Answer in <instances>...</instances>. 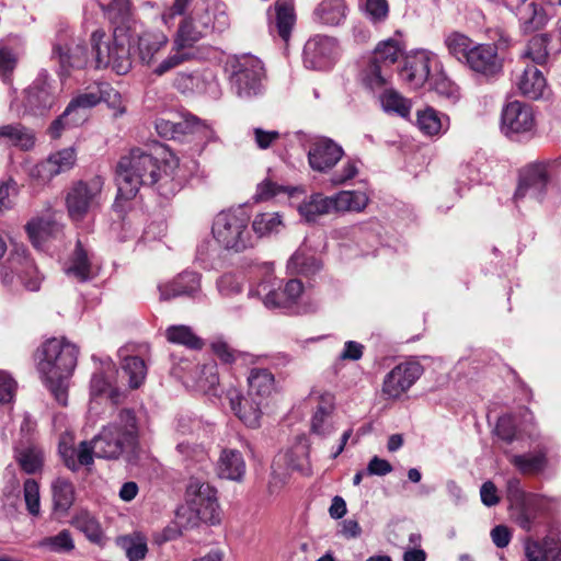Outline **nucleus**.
<instances>
[{
    "mask_svg": "<svg viewBox=\"0 0 561 561\" xmlns=\"http://www.w3.org/2000/svg\"><path fill=\"white\" fill-rule=\"evenodd\" d=\"M173 87L183 94H192L202 89V78L197 71H181L173 79Z\"/></svg>",
    "mask_w": 561,
    "mask_h": 561,
    "instance_id": "nucleus-57",
    "label": "nucleus"
},
{
    "mask_svg": "<svg viewBox=\"0 0 561 561\" xmlns=\"http://www.w3.org/2000/svg\"><path fill=\"white\" fill-rule=\"evenodd\" d=\"M57 90L46 73H41L24 91L22 104L24 112L32 115H44L56 103Z\"/></svg>",
    "mask_w": 561,
    "mask_h": 561,
    "instance_id": "nucleus-9",
    "label": "nucleus"
},
{
    "mask_svg": "<svg viewBox=\"0 0 561 561\" xmlns=\"http://www.w3.org/2000/svg\"><path fill=\"white\" fill-rule=\"evenodd\" d=\"M344 0H322L313 11L314 19L325 25H340L346 19Z\"/></svg>",
    "mask_w": 561,
    "mask_h": 561,
    "instance_id": "nucleus-32",
    "label": "nucleus"
},
{
    "mask_svg": "<svg viewBox=\"0 0 561 561\" xmlns=\"http://www.w3.org/2000/svg\"><path fill=\"white\" fill-rule=\"evenodd\" d=\"M423 367L417 362H404L394 366L385 377L382 392L388 398L397 399L408 391L422 376Z\"/></svg>",
    "mask_w": 561,
    "mask_h": 561,
    "instance_id": "nucleus-13",
    "label": "nucleus"
},
{
    "mask_svg": "<svg viewBox=\"0 0 561 561\" xmlns=\"http://www.w3.org/2000/svg\"><path fill=\"white\" fill-rule=\"evenodd\" d=\"M76 161V150L71 147L64 148L50 153L47 159L32 167L30 175L43 183L49 182L53 178L71 170Z\"/></svg>",
    "mask_w": 561,
    "mask_h": 561,
    "instance_id": "nucleus-14",
    "label": "nucleus"
},
{
    "mask_svg": "<svg viewBox=\"0 0 561 561\" xmlns=\"http://www.w3.org/2000/svg\"><path fill=\"white\" fill-rule=\"evenodd\" d=\"M298 211L308 222H313L321 216L332 214L330 196H324L321 193L312 194L298 206Z\"/></svg>",
    "mask_w": 561,
    "mask_h": 561,
    "instance_id": "nucleus-37",
    "label": "nucleus"
},
{
    "mask_svg": "<svg viewBox=\"0 0 561 561\" xmlns=\"http://www.w3.org/2000/svg\"><path fill=\"white\" fill-rule=\"evenodd\" d=\"M140 416L129 408L118 410L115 420L104 426L91 440L79 445L78 457L82 465H92L93 456L104 459H118L133 453L138 445Z\"/></svg>",
    "mask_w": 561,
    "mask_h": 561,
    "instance_id": "nucleus-1",
    "label": "nucleus"
},
{
    "mask_svg": "<svg viewBox=\"0 0 561 561\" xmlns=\"http://www.w3.org/2000/svg\"><path fill=\"white\" fill-rule=\"evenodd\" d=\"M550 37L548 34L533 36L524 50L522 57L530 59L536 65H545L549 57L548 44Z\"/></svg>",
    "mask_w": 561,
    "mask_h": 561,
    "instance_id": "nucleus-45",
    "label": "nucleus"
},
{
    "mask_svg": "<svg viewBox=\"0 0 561 561\" xmlns=\"http://www.w3.org/2000/svg\"><path fill=\"white\" fill-rule=\"evenodd\" d=\"M53 58L58 59L62 76H68L73 69L84 68L90 60L88 48L82 44L68 46L56 43L53 46Z\"/></svg>",
    "mask_w": 561,
    "mask_h": 561,
    "instance_id": "nucleus-19",
    "label": "nucleus"
},
{
    "mask_svg": "<svg viewBox=\"0 0 561 561\" xmlns=\"http://www.w3.org/2000/svg\"><path fill=\"white\" fill-rule=\"evenodd\" d=\"M249 222L250 216L242 207L222 210L214 218L213 237L226 250L244 251L253 247Z\"/></svg>",
    "mask_w": 561,
    "mask_h": 561,
    "instance_id": "nucleus-5",
    "label": "nucleus"
},
{
    "mask_svg": "<svg viewBox=\"0 0 561 561\" xmlns=\"http://www.w3.org/2000/svg\"><path fill=\"white\" fill-rule=\"evenodd\" d=\"M119 93L107 82H100L92 90L75 96L67 105L68 112L75 115V122L83 123L87 119V111L101 102L115 104Z\"/></svg>",
    "mask_w": 561,
    "mask_h": 561,
    "instance_id": "nucleus-12",
    "label": "nucleus"
},
{
    "mask_svg": "<svg viewBox=\"0 0 561 561\" xmlns=\"http://www.w3.org/2000/svg\"><path fill=\"white\" fill-rule=\"evenodd\" d=\"M124 378L130 389H138L147 377V365L139 356H126L121 365Z\"/></svg>",
    "mask_w": 561,
    "mask_h": 561,
    "instance_id": "nucleus-40",
    "label": "nucleus"
},
{
    "mask_svg": "<svg viewBox=\"0 0 561 561\" xmlns=\"http://www.w3.org/2000/svg\"><path fill=\"white\" fill-rule=\"evenodd\" d=\"M18 57L8 47L0 46V79L4 83L11 82V76L16 67Z\"/></svg>",
    "mask_w": 561,
    "mask_h": 561,
    "instance_id": "nucleus-60",
    "label": "nucleus"
},
{
    "mask_svg": "<svg viewBox=\"0 0 561 561\" xmlns=\"http://www.w3.org/2000/svg\"><path fill=\"white\" fill-rule=\"evenodd\" d=\"M332 211L360 210L366 205L364 194L351 191H342L330 196Z\"/></svg>",
    "mask_w": 561,
    "mask_h": 561,
    "instance_id": "nucleus-44",
    "label": "nucleus"
},
{
    "mask_svg": "<svg viewBox=\"0 0 561 561\" xmlns=\"http://www.w3.org/2000/svg\"><path fill=\"white\" fill-rule=\"evenodd\" d=\"M112 38H106L103 30L91 34V49L95 68H112L117 75L131 69L130 39L122 23H116Z\"/></svg>",
    "mask_w": 561,
    "mask_h": 561,
    "instance_id": "nucleus-4",
    "label": "nucleus"
},
{
    "mask_svg": "<svg viewBox=\"0 0 561 561\" xmlns=\"http://www.w3.org/2000/svg\"><path fill=\"white\" fill-rule=\"evenodd\" d=\"M268 30L287 42L296 23L295 5L291 0H276L267 10Z\"/></svg>",
    "mask_w": 561,
    "mask_h": 561,
    "instance_id": "nucleus-16",
    "label": "nucleus"
},
{
    "mask_svg": "<svg viewBox=\"0 0 561 561\" xmlns=\"http://www.w3.org/2000/svg\"><path fill=\"white\" fill-rule=\"evenodd\" d=\"M0 141L28 151L34 148L36 137L31 128L21 123H13L0 126Z\"/></svg>",
    "mask_w": 561,
    "mask_h": 561,
    "instance_id": "nucleus-25",
    "label": "nucleus"
},
{
    "mask_svg": "<svg viewBox=\"0 0 561 561\" xmlns=\"http://www.w3.org/2000/svg\"><path fill=\"white\" fill-rule=\"evenodd\" d=\"M73 524L90 541L94 543L102 541V529L99 522L93 516L88 513H82L75 518Z\"/></svg>",
    "mask_w": 561,
    "mask_h": 561,
    "instance_id": "nucleus-56",
    "label": "nucleus"
},
{
    "mask_svg": "<svg viewBox=\"0 0 561 561\" xmlns=\"http://www.w3.org/2000/svg\"><path fill=\"white\" fill-rule=\"evenodd\" d=\"M510 461L523 474H538L546 469L548 463L547 455L542 450L524 455H513Z\"/></svg>",
    "mask_w": 561,
    "mask_h": 561,
    "instance_id": "nucleus-39",
    "label": "nucleus"
},
{
    "mask_svg": "<svg viewBox=\"0 0 561 561\" xmlns=\"http://www.w3.org/2000/svg\"><path fill=\"white\" fill-rule=\"evenodd\" d=\"M334 410L333 394L325 392L319 397V404L311 419V432L327 437L334 432L332 413Z\"/></svg>",
    "mask_w": 561,
    "mask_h": 561,
    "instance_id": "nucleus-21",
    "label": "nucleus"
},
{
    "mask_svg": "<svg viewBox=\"0 0 561 561\" xmlns=\"http://www.w3.org/2000/svg\"><path fill=\"white\" fill-rule=\"evenodd\" d=\"M515 85L524 96L538 100L543 96L547 90V80L535 65H526L520 71L516 72Z\"/></svg>",
    "mask_w": 561,
    "mask_h": 561,
    "instance_id": "nucleus-20",
    "label": "nucleus"
},
{
    "mask_svg": "<svg viewBox=\"0 0 561 561\" xmlns=\"http://www.w3.org/2000/svg\"><path fill=\"white\" fill-rule=\"evenodd\" d=\"M175 451L179 461L187 469H191L194 466L204 467L208 461L206 449L196 443L181 442L176 445Z\"/></svg>",
    "mask_w": 561,
    "mask_h": 561,
    "instance_id": "nucleus-38",
    "label": "nucleus"
},
{
    "mask_svg": "<svg viewBox=\"0 0 561 561\" xmlns=\"http://www.w3.org/2000/svg\"><path fill=\"white\" fill-rule=\"evenodd\" d=\"M41 548L51 552L62 553L69 552L75 548L73 539L69 530L64 529L56 536L45 537L39 542Z\"/></svg>",
    "mask_w": 561,
    "mask_h": 561,
    "instance_id": "nucleus-54",
    "label": "nucleus"
},
{
    "mask_svg": "<svg viewBox=\"0 0 561 561\" xmlns=\"http://www.w3.org/2000/svg\"><path fill=\"white\" fill-rule=\"evenodd\" d=\"M187 501L198 514L203 508L214 511L216 506V490L207 482L191 479L186 488Z\"/></svg>",
    "mask_w": 561,
    "mask_h": 561,
    "instance_id": "nucleus-26",
    "label": "nucleus"
},
{
    "mask_svg": "<svg viewBox=\"0 0 561 561\" xmlns=\"http://www.w3.org/2000/svg\"><path fill=\"white\" fill-rule=\"evenodd\" d=\"M417 126L425 135L435 136L447 129L448 118L440 116L433 107H426L417 112Z\"/></svg>",
    "mask_w": 561,
    "mask_h": 561,
    "instance_id": "nucleus-42",
    "label": "nucleus"
},
{
    "mask_svg": "<svg viewBox=\"0 0 561 561\" xmlns=\"http://www.w3.org/2000/svg\"><path fill=\"white\" fill-rule=\"evenodd\" d=\"M357 173L358 168L356 161L348 159L343 163L340 171H336L332 174L330 182L335 186L344 185L350 180L354 179Z\"/></svg>",
    "mask_w": 561,
    "mask_h": 561,
    "instance_id": "nucleus-62",
    "label": "nucleus"
},
{
    "mask_svg": "<svg viewBox=\"0 0 561 561\" xmlns=\"http://www.w3.org/2000/svg\"><path fill=\"white\" fill-rule=\"evenodd\" d=\"M168 43L169 38L162 31L142 32L137 42L139 59L142 64L152 65Z\"/></svg>",
    "mask_w": 561,
    "mask_h": 561,
    "instance_id": "nucleus-22",
    "label": "nucleus"
},
{
    "mask_svg": "<svg viewBox=\"0 0 561 561\" xmlns=\"http://www.w3.org/2000/svg\"><path fill=\"white\" fill-rule=\"evenodd\" d=\"M304 285L301 280L294 278L286 283L285 288L282 291L272 290L264 299V305L267 308H279L287 307L295 302L296 299L301 295Z\"/></svg>",
    "mask_w": 561,
    "mask_h": 561,
    "instance_id": "nucleus-36",
    "label": "nucleus"
},
{
    "mask_svg": "<svg viewBox=\"0 0 561 561\" xmlns=\"http://www.w3.org/2000/svg\"><path fill=\"white\" fill-rule=\"evenodd\" d=\"M515 10L520 23V30L524 34L538 31L547 23V15L543 9L535 2L522 4L515 8Z\"/></svg>",
    "mask_w": 561,
    "mask_h": 561,
    "instance_id": "nucleus-30",
    "label": "nucleus"
},
{
    "mask_svg": "<svg viewBox=\"0 0 561 561\" xmlns=\"http://www.w3.org/2000/svg\"><path fill=\"white\" fill-rule=\"evenodd\" d=\"M104 179L94 175L73 182L65 197L68 215L73 221H82L101 206Z\"/></svg>",
    "mask_w": 561,
    "mask_h": 561,
    "instance_id": "nucleus-6",
    "label": "nucleus"
},
{
    "mask_svg": "<svg viewBox=\"0 0 561 561\" xmlns=\"http://www.w3.org/2000/svg\"><path fill=\"white\" fill-rule=\"evenodd\" d=\"M440 67L436 56L427 50H417L404 58L400 70L401 79L413 89L430 82L431 77Z\"/></svg>",
    "mask_w": 561,
    "mask_h": 561,
    "instance_id": "nucleus-8",
    "label": "nucleus"
},
{
    "mask_svg": "<svg viewBox=\"0 0 561 561\" xmlns=\"http://www.w3.org/2000/svg\"><path fill=\"white\" fill-rule=\"evenodd\" d=\"M218 474L233 481H241L245 473V462L237 449H224L218 459Z\"/></svg>",
    "mask_w": 561,
    "mask_h": 561,
    "instance_id": "nucleus-28",
    "label": "nucleus"
},
{
    "mask_svg": "<svg viewBox=\"0 0 561 561\" xmlns=\"http://www.w3.org/2000/svg\"><path fill=\"white\" fill-rule=\"evenodd\" d=\"M321 262L307 248H299L288 260L287 271L291 275L311 276L321 270Z\"/></svg>",
    "mask_w": 561,
    "mask_h": 561,
    "instance_id": "nucleus-31",
    "label": "nucleus"
},
{
    "mask_svg": "<svg viewBox=\"0 0 561 561\" xmlns=\"http://www.w3.org/2000/svg\"><path fill=\"white\" fill-rule=\"evenodd\" d=\"M428 83L431 89L439 96L451 102H456L459 99V88L449 78H447L440 67L433 72Z\"/></svg>",
    "mask_w": 561,
    "mask_h": 561,
    "instance_id": "nucleus-48",
    "label": "nucleus"
},
{
    "mask_svg": "<svg viewBox=\"0 0 561 561\" xmlns=\"http://www.w3.org/2000/svg\"><path fill=\"white\" fill-rule=\"evenodd\" d=\"M548 183V165L545 163L530 164L520 173L514 202L518 204L526 198L541 202L547 193Z\"/></svg>",
    "mask_w": 561,
    "mask_h": 561,
    "instance_id": "nucleus-10",
    "label": "nucleus"
},
{
    "mask_svg": "<svg viewBox=\"0 0 561 561\" xmlns=\"http://www.w3.org/2000/svg\"><path fill=\"white\" fill-rule=\"evenodd\" d=\"M54 511L66 515L75 502V486L66 478H57L51 483Z\"/></svg>",
    "mask_w": 561,
    "mask_h": 561,
    "instance_id": "nucleus-35",
    "label": "nucleus"
},
{
    "mask_svg": "<svg viewBox=\"0 0 561 561\" xmlns=\"http://www.w3.org/2000/svg\"><path fill=\"white\" fill-rule=\"evenodd\" d=\"M343 156L342 146L324 136L312 139L307 152L310 168L320 173L331 171Z\"/></svg>",
    "mask_w": 561,
    "mask_h": 561,
    "instance_id": "nucleus-11",
    "label": "nucleus"
},
{
    "mask_svg": "<svg viewBox=\"0 0 561 561\" xmlns=\"http://www.w3.org/2000/svg\"><path fill=\"white\" fill-rule=\"evenodd\" d=\"M165 335L171 343L185 345L193 350L203 347V341L187 325H171L167 329Z\"/></svg>",
    "mask_w": 561,
    "mask_h": 561,
    "instance_id": "nucleus-50",
    "label": "nucleus"
},
{
    "mask_svg": "<svg viewBox=\"0 0 561 561\" xmlns=\"http://www.w3.org/2000/svg\"><path fill=\"white\" fill-rule=\"evenodd\" d=\"M465 65L484 77L495 76L503 67L497 48L492 44H476Z\"/></svg>",
    "mask_w": 561,
    "mask_h": 561,
    "instance_id": "nucleus-17",
    "label": "nucleus"
},
{
    "mask_svg": "<svg viewBox=\"0 0 561 561\" xmlns=\"http://www.w3.org/2000/svg\"><path fill=\"white\" fill-rule=\"evenodd\" d=\"M263 401L242 397L238 393L230 396V407L236 415L249 427H257L261 419Z\"/></svg>",
    "mask_w": 561,
    "mask_h": 561,
    "instance_id": "nucleus-27",
    "label": "nucleus"
},
{
    "mask_svg": "<svg viewBox=\"0 0 561 561\" xmlns=\"http://www.w3.org/2000/svg\"><path fill=\"white\" fill-rule=\"evenodd\" d=\"M41 355L38 371L56 401L67 405V380L77 366V346L64 337H53L43 344Z\"/></svg>",
    "mask_w": 561,
    "mask_h": 561,
    "instance_id": "nucleus-2",
    "label": "nucleus"
},
{
    "mask_svg": "<svg viewBox=\"0 0 561 561\" xmlns=\"http://www.w3.org/2000/svg\"><path fill=\"white\" fill-rule=\"evenodd\" d=\"M379 100L386 112H394L402 117L408 116L410 113L411 106L409 102L396 90L389 88V85L379 92Z\"/></svg>",
    "mask_w": 561,
    "mask_h": 561,
    "instance_id": "nucleus-47",
    "label": "nucleus"
},
{
    "mask_svg": "<svg viewBox=\"0 0 561 561\" xmlns=\"http://www.w3.org/2000/svg\"><path fill=\"white\" fill-rule=\"evenodd\" d=\"M58 451L60 457L64 460V463L67 468L72 471L78 470L81 466H83L78 457L79 447L75 448L73 446V436L70 433H65L61 435Z\"/></svg>",
    "mask_w": 561,
    "mask_h": 561,
    "instance_id": "nucleus-53",
    "label": "nucleus"
},
{
    "mask_svg": "<svg viewBox=\"0 0 561 561\" xmlns=\"http://www.w3.org/2000/svg\"><path fill=\"white\" fill-rule=\"evenodd\" d=\"M282 219L278 213L257 214L252 221V230L257 238L279 232Z\"/></svg>",
    "mask_w": 561,
    "mask_h": 561,
    "instance_id": "nucleus-51",
    "label": "nucleus"
},
{
    "mask_svg": "<svg viewBox=\"0 0 561 561\" xmlns=\"http://www.w3.org/2000/svg\"><path fill=\"white\" fill-rule=\"evenodd\" d=\"M112 23H124L129 13V0H96Z\"/></svg>",
    "mask_w": 561,
    "mask_h": 561,
    "instance_id": "nucleus-55",
    "label": "nucleus"
},
{
    "mask_svg": "<svg viewBox=\"0 0 561 561\" xmlns=\"http://www.w3.org/2000/svg\"><path fill=\"white\" fill-rule=\"evenodd\" d=\"M124 547L129 561L142 560L148 551L147 543L141 539L125 538Z\"/></svg>",
    "mask_w": 561,
    "mask_h": 561,
    "instance_id": "nucleus-64",
    "label": "nucleus"
},
{
    "mask_svg": "<svg viewBox=\"0 0 561 561\" xmlns=\"http://www.w3.org/2000/svg\"><path fill=\"white\" fill-rule=\"evenodd\" d=\"M15 459L25 473L35 474L43 469L45 454L38 445L30 444L15 448Z\"/></svg>",
    "mask_w": 561,
    "mask_h": 561,
    "instance_id": "nucleus-33",
    "label": "nucleus"
},
{
    "mask_svg": "<svg viewBox=\"0 0 561 561\" xmlns=\"http://www.w3.org/2000/svg\"><path fill=\"white\" fill-rule=\"evenodd\" d=\"M198 377L196 379V386L202 391L211 390L219 382L217 373V366L214 363L205 364L202 367H197Z\"/></svg>",
    "mask_w": 561,
    "mask_h": 561,
    "instance_id": "nucleus-59",
    "label": "nucleus"
},
{
    "mask_svg": "<svg viewBox=\"0 0 561 561\" xmlns=\"http://www.w3.org/2000/svg\"><path fill=\"white\" fill-rule=\"evenodd\" d=\"M175 130L176 139L188 134H198L206 139L213 136V130L204 122L190 114L183 115L179 121H175Z\"/></svg>",
    "mask_w": 561,
    "mask_h": 561,
    "instance_id": "nucleus-46",
    "label": "nucleus"
},
{
    "mask_svg": "<svg viewBox=\"0 0 561 561\" xmlns=\"http://www.w3.org/2000/svg\"><path fill=\"white\" fill-rule=\"evenodd\" d=\"M334 41L328 36H314L304 47V61L308 68H321L334 50Z\"/></svg>",
    "mask_w": 561,
    "mask_h": 561,
    "instance_id": "nucleus-23",
    "label": "nucleus"
},
{
    "mask_svg": "<svg viewBox=\"0 0 561 561\" xmlns=\"http://www.w3.org/2000/svg\"><path fill=\"white\" fill-rule=\"evenodd\" d=\"M217 289L224 297H232L242 290L240 282L231 274H225L218 278Z\"/></svg>",
    "mask_w": 561,
    "mask_h": 561,
    "instance_id": "nucleus-63",
    "label": "nucleus"
},
{
    "mask_svg": "<svg viewBox=\"0 0 561 561\" xmlns=\"http://www.w3.org/2000/svg\"><path fill=\"white\" fill-rule=\"evenodd\" d=\"M359 77L365 88L373 92H380L390 84L391 70L368 58Z\"/></svg>",
    "mask_w": 561,
    "mask_h": 561,
    "instance_id": "nucleus-29",
    "label": "nucleus"
},
{
    "mask_svg": "<svg viewBox=\"0 0 561 561\" xmlns=\"http://www.w3.org/2000/svg\"><path fill=\"white\" fill-rule=\"evenodd\" d=\"M25 229L32 244L35 248L41 249L44 241L54 230H57L58 227L55 222L45 219H37L30 221Z\"/></svg>",
    "mask_w": 561,
    "mask_h": 561,
    "instance_id": "nucleus-52",
    "label": "nucleus"
},
{
    "mask_svg": "<svg viewBox=\"0 0 561 561\" xmlns=\"http://www.w3.org/2000/svg\"><path fill=\"white\" fill-rule=\"evenodd\" d=\"M66 273L75 276L80 282H85L91 277L89 254L80 240L77 241L70 265L66 268Z\"/></svg>",
    "mask_w": 561,
    "mask_h": 561,
    "instance_id": "nucleus-43",
    "label": "nucleus"
},
{
    "mask_svg": "<svg viewBox=\"0 0 561 561\" xmlns=\"http://www.w3.org/2000/svg\"><path fill=\"white\" fill-rule=\"evenodd\" d=\"M477 43L466 34L453 31L445 35L444 45L453 58L465 65Z\"/></svg>",
    "mask_w": 561,
    "mask_h": 561,
    "instance_id": "nucleus-34",
    "label": "nucleus"
},
{
    "mask_svg": "<svg viewBox=\"0 0 561 561\" xmlns=\"http://www.w3.org/2000/svg\"><path fill=\"white\" fill-rule=\"evenodd\" d=\"M230 83L236 94L250 99L262 92L265 71L262 61L252 55H242L231 64Z\"/></svg>",
    "mask_w": 561,
    "mask_h": 561,
    "instance_id": "nucleus-7",
    "label": "nucleus"
},
{
    "mask_svg": "<svg viewBox=\"0 0 561 561\" xmlns=\"http://www.w3.org/2000/svg\"><path fill=\"white\" fill-rule=\"evenodd\" d=\"M160 300H171L178 297H195L201 290V275L195 272H183L173 279L158 286Z\"/></svg>",
    "mask_w": 561,
    "mask_h": 561,
    "instance_id": "nucleus-18",
    "label": "nucleus"
},
{
    "mask_svg": "<svg viewBox=\"0 0 561 561\" xmlns=\"http://www.w3.org/2000/svg\"><path fill=\"white\" fill-rule=\"evenodd\" d=\"M82 123L75 122V115L68 112V108L58 116L49 126L48 134L53 139H57L61 136L62 131L72 127H77Z\"/></svg>",
    "mask_w": 561,
    "mask_h": 561,
    "instance_id": "nucleus-61",
    "label": "nucleus"
},
{
    "mask_svg": "<svg viewBox=\"0 0 561 561\" xmlns=\"http://www.w3.org/2000/svg\"><path fill=\"white\" fill-rule=\"evenodd\" d=\"M162 179L159 160L141 148H133L116 165L117 198L133 199L141 186H152Z\"/></svg>",
    "mask_w": 561,
    "mask_h": 561,
    "instance_id": "nucleus-3",
    "label": "nucleus"
},
{
    "mask_svg": "<svg viewBox=\"0 0 561 561\" xmlns=\"http://www.w3.org/2000/svg\"><path fill=\"white\" fill-rule=\"evenodd\" d=\"M248 396L265 401L275 391V377L267 368H252L248 375Z\"/></svg>",
    "mask_w": 561,
    "mask_h": 561,
    "instance_id": "nucleus-24",
    "label": "nucleus"
},
{
    "mask_svg": "<svg viewBox=\"0 0 561 561\" xmlns=\"http://www.w3.org/2000/svg\"><path fill=\"white\" fill-rule=\"evenodd\" d=\"M519 508L516 515L517 525L526 531H530L538 514L545 508L542 497L529 496L527 501L519 503Z\"/></svg>",
    "mask_w": 561,
    "mask_h": 561,
    "instance_id": "nucleus-41",
    "label": "nucleus"
},
{
    "mask_svg": "<svg viewBox=\"0 0 561 561\" xmlns=\"http://www.w3.org/2000/svg\"><path fill=\"white\" fill-rule=\"evenodd\" d=\"M534 126L535 117L528 104L513 101L503 108L501 128L506 136L529 133Z\"/></svg>",
    "mask_w": 561,
    "mask_h": 561,
    "instance_id": "nucleus-15",
    "label": "nucleus"
},
{
    "mask_svg": "<svg viewBox=\"0 0 561 561\" xmlns=\"http://www.w3.org/2000/svg\"><path fill=\"white\" fill-rule=\"evenodd\" d=\"M24 500L28 513L37 516L41 512L39 486L34 479H26L23 485Z\"/></svg>",
    "mask_w": 561,
    "mask_h": 561,
    "instance_id": "nucleus-58",
    "label": "nucleus"
},
{
    "mask_svg": "<svg viewBox=\"0 0 561 561\" xmlns=\"http://www.w3.org/2000/svg\"><path fill=\"white\" fill-rule=\"evenodd\" d=\"M400 54L401 48L399 42L390 38L378 44L369 58L391 70L392 65L397 62Z\"/></svg>",
    "mask_w": 561,
    "mask_h": 561,
    "instance_id": "nucleus-49",
    "label": "nucleus"
}]
</instances>
